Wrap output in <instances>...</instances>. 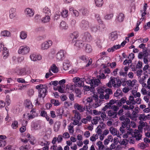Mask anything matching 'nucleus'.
Masks as SVG:
<instances>
[{"instance_id":"obj_12","label":"nucleus","mask_w":150,"mask_h":150,"mask_svg":"<svg viewBox=\"0 0 150 150\" xmlns=\"http://www.w3.org/2000/svg\"><path fill=\"white\" fill-rule=\"evenodd\" d=\"M139 125L138 127V128L140 131H141V132H142L143 128V127L147 126V123L142 121H139Z\"/></svg>"},{"instance_id":"obj_8","label":"nucleus","mask_w":150,"mask_h":150,"mask_svg":"<svg viewBox=\"0 0 150 150\" xmlns=\"http://www.w3.org/2000/svg\"><path fill=\"white\" fill-rule=\"evenodd\" d=\"M148 77V75L147 74H144L142 77H140L139 80V83L141 84L142 86L145 87L146 86V84L145 83V80Z\"/></svg>"},{"instance_id":"obj_48","label":"nucleus","mask_w":150,"mask_h":150,"mask_svg":"<svg viewBox=\"0 0 150 150\" xmlns=\"http://www.w3.org/2000/svg\"><path fill=\"white\" fill-rule=\"evenodd\" d=\"M27 36V34L24 32L22 31L21 32L20 34V37L22 39H25Z\"/></svg>"},{"instance_id":"obj_27","label":"nucleus","mask_w":150,"mask_h":150,"mask_svg":"<svg viewBox=\"0 0 150 150\" xmlns=\"http://www.w3.org/2000/svg\"><path fill=\"white\" fill-rule=\"evenodd\" d=\"M146 5H147L146 4L144 7L143 10H141L140 11L142 13V17L143 18H141V19H142V21H143V20L144 19V16L146 14Z\"/></svg>"},{"instance_id":"obj_41","label":"nucleus","mask_w":150,"mask_h":150,"mask_svg":"<svg viewBox=\"0 0 150 150\" xmlns=\"http://www.w3.org/2000/svg\"><path fill=\"white\" fill-rule=\"evenodd\" d=\"M95 17L98 22L99 23L100 25L99 26V27H100L101 26L102 27H103V22L100 19V16L98 14H96L95 16Z\"/></svg>"},{"instance_id":"obj_21","label":"nucleus","mask_w":150,"mask_h":150,"mask_svg":"<svg viewBox=\"0 0 150 150\" xmlns=\"http://www.w3.org/2000/svg\"><path fill=\"white\" fill-rule=\"evenodd\" d=\"M28 123L27 121L24 120L22 122V125L23 126L20 128L19 129L21 133H23L26 130L25 126H26Z\"/></svg>"},{"instance_id":"obj_24","label":"nucleus","mask_w":150,"mask_h":150,"mask_svg":"<svg viewBox=\"0 0 150 150\" xmlns=\"http://www.w3.org/2000/svg\"><path fill=\"white\" fill-rule=\"evenodd\" d=\"M43 12L45 13L46 16H50L51 15V11L47 7H46L43 8Z\"/></svg>"},{"instance_id":"obj_40","label":"nucleus","mask_w":150,"mask_h":150,"mask_svg":"<svg viewBox=\"0 0 150 150\" xmlns=\"http://www.w3.org/2000/svg\"><path fill=\"white\" fill-rule=\"evenodd\" d=\"M122 92L121 90L120 89H117L116 92L114 94V96L115 97H118L119 96H122Z\"/></svg>"},{"instance_id":"obj_56","label":"nucleus","mask_w":150,"mask_h":150,"mask_svg":"<svg viewBox=\"0 0 150 150\" xmlns=\"http://www.w3.org/2000/svg\"><path fill=\"white\" fill-rule=\"evenodd\" d=\"M108 108L112 109L115 111H117L119 109V107L116 105H112V106H110Z\"/></svg>"},{"instance_id":"obj_45","label":"nucleus","mask_w":150,"mask_h":150,"mask_svg":"<svg viewBox=\"0 0 150 150\" xmlns=\"http://www.w3.org/2000/svg\"><path fill=\"white\" fill-rule=\"evenodd\" d=\"M26 69L25 68H23L19 70L18 75H24L26 74Z\"/></svg>"},{"instance_id":"obj_16","label":"nucleus","mask_w":150,"mask_h":150,"mask_svg":"<svg viewBox=\"0 0 150 150\" xmlns=\"http://www.w3.org/2000/svg\"><path fill=\"white\" fill-rule=\"evenodd\" d=\"M120 48V45H115L110 48H109L107 50V51L109 52H113L115 50L119 49Z\"/></svg>"},{"instance_id":"obj_26","label":"nucleus","mask_w":150,"mask_h":150,"mask_svg":"<svg viewBox=\"0 0 150 150\" xmlns=\"http://www.w3.org/2000/svg\"><path fill=\"white\" fill-rule=\"evenodd\" d=\"M74 108L79 110L80 112H82L84 111L83 108L82 106L77 103H76L74 104Z\"/></svg>"},{"instance_id":"obj_30","label":"nucleus","mask_w":150,"mask_h":150,"mask_svg":"<svg viewBox=\"0 0 150 150\" xmlns=\"http://www.w3.org/2000/svg\"><path fill=\"white\" fill-rule=\"evenodd\" d=\"M60 126V124L59 122H56L54 124V129L55 132H57L59 130Z\"/></svg>"},{"instance_id":"obj_25","label":"nucleus","mask_w":150,"mask_h":150,"mask_svg":"<svg viewBox=\"0 0 150 150\" xmlns=\"http://www.w3.org/2000/svg\"><path fill=\"white\" fill-rule=\"evenodd\" d=\"M137 81L135 79L133 80L132 81L130 80H128L127 81L126 83L129 86L132 87L135 84Z\"/></svg>"},{"instance_id":"obj_59","label":"nucleus","mask_w":150,"mask_h":150,"mask_svg":"<svg viewBox=\"0 0 150 150\" xmlns=\"http://www.w3.org/2000/svg\"><path fill=\"white\" fill-rule=\"evenodd\" d=\"M113 16L112 14H107L105 16V18L107 20H109L111 19Z\"/></svg>"},{"instance_id":"obj_38","label":"nucleus","mask_w":150,"mask_h":150,"mask_svg":"<svg viewBox=\"0 0 150 150\" xmlns=\"http://www.w3.org/2000/svg\"><path fill=\"white\" fill-rule=\"evenodd\" d=\"M108 115L112 118H115L116 117L117 114L116 112L110 110L108 112Z\"/></svg>"},{"instance_id":"obj_63","label":"nucleus","mask_w":150,"mask_h":150,"mask_svg":"<svg viewBox=\"0 0 150 150\" xmlns=\"http://www.w3.org/2000/svg\"><path fill=\"white\" fill-rule=\"evenodd\" d=\"M6 144V142L5 140H0V146L1 147H3Z\"/></svg>"},{"instance_id":"obj_42","label":"nucleus","mask_w":150,"mask_h":150,"mask_svg":"<svg viewBox=\"0 0 150 150\" xmlns=\"http://www.w3.org/2000/svg\"><path fill=\"white\" fill-rule=\"evenodd\" d=\"M139 119L140 121H145L146 120V117L144 114H139L138 115Z\"/></svg>"},{"instance_id":"obj_4","label":"nucleus","mask_w":150,"mask_h":150,"mask_svg":"<svg viewBox=\"0 0 150 150\" xmlns=\"http://www.w3.org/2000/svg\"><path fill=\"white\" fill-rule=\"evenodd\" d=\"M118 35L116 32H112L109 35V39L112 41H114L117 39Z\"/></svg>"},{"instance_id":"obj_14","label":"nucleus","mask_w":150,"mask_h":150,"mask_svg":"<svg viewBox=\"0 0 150 150\" xmlns=\"http://www.w3.org/2000/svg\"><path fill=\"white\" fill-rule=\"evenodd\" d=\"M24 105L25 107L28 108L32 109L33 107V105L29 99H26L25 101Z\"/></svg>"},{"instance_id":"obj_31","label":"nucleus","mask_w":150,"mask_h":150,"mask_svg":"<svg viewBox=\"0 0 150 150\" xmlns=\"http://www.w3.org/2000/svg\"><path fill=\"white\" fill-rule=\"evenodd\" d=\"M51 104H54L55 106H57L60 104V103L59 102L58 100L52 99L50 100Z\"/></svg>"},{"instance_id":"obj_37","label":"nucleus","mask_w":150,"mask_h":150,"mask_svg":"<svg viewBox=\"0 0 150 150\" xmlns=\"http://www.w3.org/2000/svg\"><path fill=\"white\" fill-rule=\"evenodd\" d=\"M98 93L100 94L99 98L100 99H103V89L101 87L97 90Z\"/></svg>"},{"instance_id":"obj_60","label":"nucleus","mask_w":150,"mask_h":150,"mask_svg":"<svg viewBox=\"0 0 150 150\" xmlns=\"http://www.w3.org/2000/svg\"><path fill=\"white\" fill-rule=\"evenodd\" d=\"M134 54L133 53H131L129 55L128 58L129 59V61H130V62H132V60L134 58Z\"/></svg>"},{"instance_id":"obj_29","label":"nucleus","mask_w":150,"mask_h":150,"mask_svg":"<svg viewBox=\"0 0 150 150\" xmlns=\"http://www.w3.org/2000/svg\"><path fill=\"white\" fill-rule=\"evenodd\" d=\"M83 89L85 91H88L90 90L91 92H93L95 91L94 87L91 86L90 87L89 86H85L83 87Z\"/></svg>"},{"instance_id":"obj_22","label":"nucleus","mask_w":150,"mask_h":150,"mask_svg":"<svg viewBox=\"0 0 150 150\" xmlns=\"http://www.w3.org/2000/svg\"><path fill=\"white\" fill-rule=\"evenodd\" d=\"M84 50L85 52L88 53H91L92 51L91 46L89 44H87L84 47Z\"/></svg>"},{"instance_id":"obj_50","label":"nucleus","mask_w":150,"mask_h":150,"mask_svg":"<svg viewBox=\"0 0 150 150\" xmlns=\"http://www.w3.org/2000/svg\"><path fill=\"white\" fill-rule=\"evenodd\" d=\"M99 128L98 129L96 132L98 133V135L100 134H101V132H102V130L100 128H103V124L101 126L100 125H99L97 127V128Z\"/></svg>"},{"instance_id":"obj_23","label":"nucleus","mask_w":150,"mask_h":150,"mask_svg":"<svg viewBox=\"0 0 150 150\" xmlns=\"http://www.w3.org/2000/svg\"><path fill=\"white\" fill-rule=\"evenodd\" d=\"M130 120L128 118H126L125 121H123L122 123V126L124 127H126L129 125L130 124Z\"/></svg>"},{"instance_id":"obj_49","label":"nucleus","mask_w":150,"mask_h":150,"mask_svg":"<svg viewBox=\"0 0 150 150\" xmlns=\"http://www.w3.org/2000/svg\"><path fill=\"white\" fill-rule=\"evenodd\" d=\"M110 131L111 133L113 135H115L117 134V133L118 132L117 131V129L115 128L111 127L110 129Z\"/></svg>"},{"instance_id":"obj_28","label":"nucleus","mask_w":150,"mask_h":150,"mask_svg":"<svg viewBox=\"0 0 150 150\" xmlns=\"http://www.w3.org/2000/svg\"><path fill=\"white\" fill-rule=\"evenodd\" d=\"M81 13L83 15L86 16H87L89 13V11L86 8H83L80 10Z\"/></svg>"},{"instance_id":"obj_44","label":"nucleus","mask_w":150,"mask_h":150,"mask_svg":"<svg viewBox=\"0 0 150 150\" xmlns=\"http://www.w3.org/2000/svg\"><path fill=\"white\" fill-rule=\"evenodd\" d=\"M115 103V100H111L110 101L109 103L107 105H106L105 106L104 108H104L105 109L106 108H109L110 107V106H112V105L114 104Z\"/></svg>"},{"instance_id":"obj_54","label":"nucleus","mask_w":150,"mask_h":150,"mask_svg":"<svg viewBox=\"0 0 150 150\" xmlns=\"http://www.w3.org/2000/svg\"><path fill=\"white\" fill-rule=\"evenodd\" d=\"M79 58L81 60L84 61L86 62L88 60V58L86 55H83L79 57Z\"/></svg>"},{"instance_id":"obj_55","label":"nucleus","mask_w":150,"mask_h":150,"mask_svg":"<svg viewBox=\"0 0 150 150\" xmlns=\"http://www.w3.org/2000/svg\"><path fill=\"white\" fill-rule=\"evenodd\" d=\"M68 11L67 10H64L61 13L62 16L64 18H66L68 16Z\"/></svg>"},{"instance_id":"obj_20","label":"nucleus","mask_w":150,"mask_h":150,"mask_svg":"<svg viewBox=\"0 0 150 150\" xmlns=\"http://www.w3.org/2000/svg\"><path fill=\"white\" fill-rule=\"evenodd\" d=\"M64 112V110L63 108H60L57 109L56 111V114L57 116H59L60 118L62 117V114Z\"/></svg>"},{"instance_id":"obj_62","label":"nucleus","mask_w":150,"mask_h":150,"mask_svg":"<svg viewBox=\"0 0 150 150\" xmlns=\"http://www.w3.org/2000/svg\"><path fill=\"white\" fill-rule=\"evenodd\" d=\"M138 146L139 148L141 149H144L146 147L145 144L142 143H139L138 145Z\"/></svg>"},{"instance_id":"obj_51","label":"nucleus","mask_w":150,"mask_h":150,"mask_svg":"<svg viewBox=\"0 0 150 150\" xmlns=\"http://www.w3.org/2000/svg\"><path fill=\"white\" fill-rule=\"evenodd\" d=\"M98 100V101L97 102H96L95 103L93 104V107L95 108H96L97 107L101 105L102 103V101L100 99Z\"/></svg>"},{"instance_id":"obj_61","label":"nucleus","mask_w":150,"mask_h":150,"mask_svg":"<svg viewBox=\"0 0 150 150\" xmlns=\"http://www.w3.org/2000/svg\"><path fill=\"white\" fill-rule=\"evenodd\" d=\"M141 99L140 97H137L135 100L134 104H139L141 103Z\"/></svg>"},{"instance_id":"obj_5","label":"nucleus","mask_w":150,"mask_h":150,"mask_svg":"<svg viewBox=\"0 0 150 150\" xmlns=\"http://www.w3.org/2000/svg\"><path fill=\"white\" fill-rule=\"evenodd\" d=\"M80 26L82 30H87L89 27V23L88 21L85 20H82L80 25Z\"/></svg>"},{"instance_id":"obj_52","label":"nucleus","mask_w":150,"mask_h":150,"mask_svg":"<svg viewBox=\"0 0 150 150\" xmlns=\"http://www.w3.org/2000/svg\"><path fill=\"white\" fill-rule=\"evenodd\" d=\"M96 145L98 146L99 150H101L100 149H103V145L102 142L100 141L96 143Z\"/></svg>"},{"instance_id":"obj_15","label":"nucleus","mask_w":150,"mask_h":150,"mask_svg":"<svg viewBox=\"0 0 150 150\" xmlns=\"http://www.w3.org/2000/svg\"><path fill=\"white\" fill-rule=\"evenodd\" d=\"M25 13L29 16H33L34 14V11L32 9L27 8L25 11Z\"/></svg>"},{"instance_id":"obj_57","label":"nucleus","mask_w":150,"mask_h":150,"mask_svg":"<svg viewBox=\"0 0 150 150\" xmlns=\"http://www.w3.org/2000/svg\"><path fill=\"white\" fill-rule=\"evenodd\" d=\"M93 91V92L94 94L93 96V99L95 100L96 102H97L98 100V93H96V94L95 93V92Z\"/></svg>"},{"instance_id":"obj_47","label":"nucleus","mask_w":150,"mask_h":150,"mask_svg":"<svg viewBox=\"0 0 150 150\" xmlns=\"http://www.w3.org/2000/svg\"><path fill=\"white\" fill-rule=\"evenodd\" d=\"M45 17H44L42 19V21L44 23H45L48 22L50 20V16H47L45 15Z\"/></svg>"},{"instance_id":"obj_1","label":"nucleus","mask_w":150,"mask_h":150,"mask_svg":"<svg viewBox=\"0 0 150 150\" xmlns=\"http://www.w3.org/2000/svg\"><path fill=\"white\" fill-rule=\"evenodd\" d=\"M36 88L38 90V97L40 98L42 97L44 99L48 93V87L47 86L40 84L37 86H36Z\"/></svg>"},{"instance_id":"obj_9","label":"nucleus","mask_w":150,"mask_h":150,"mask_svg":"<svg viewBox=\"0 0 150 150\" xmlns=\"http://www.w3.org/2000/svg\"><path fill=\"white\" fill-rule=\"evenodd\" d=\"M56 58L59 60H62L64 59V53L63 50H60L56 54Z\"/></svg>"},{"instance_id":"obj_39","label":"nucleus","mask_w":150,"mask_h":150,"mask_svg":"<svg viewBox=\"0 0 150 150\" xmlns=\"http://www.w3.org/2000/svg\"><path fill=\"white\" fill-rule=\"evenodd\" d=\"M108 137V139H106L104 142V144L105 145L108 144L109 142H112V136L109 135Z\"/></svg>"},{"instance_id":"obj_17","label":"nucleus","mask_w":150,"mask_h":150,"mask_svg":"<svg viewBox=\"0 0 150 150\" xmlns=\"http://www.w3.org/2000/svg\"><path fill=\"white\" fill-rule=\"evenodd\" d=\"M9 17L11 18H13L16 16V9L11 8L9 11Z\"/></svg>"},{"instance_id":"obj_46","label":"nucleus","mask_w":150,"mask_h":150,"mask_svg":"<svg viewBox=\"0 0 150 150\" xmlns=\"http://www.w3.org/2000/svg\"><path fill=\"white\" fill-rule=\"evenodd\" d=\"M111 81L112 85L114 87H117L116 81L115 78L113 77L110 78Z\"/></svg>"},{"instance_id":"obj_58","label":"nucleus","mask_w":150,"mask_h":150,"mask_svg":"<svg viewBox=\"0 0 150 150\" xmlns=\"http://www.w3.org/2000/svg\"><path fill=\"white\" fill-rule=\"evenodd\" d=\"M74 118H76L78 120H80L81 118V114L79 112L76 113V114L74 115Z\"/></svg>"},{"instance_id":"obj_34","label":"nucleus","mask_w":150,"mask_h":150,"mask_svg":"<svg viewBox=\"0 0 150 150\" xmlns=\"http://www.w3.org/2000/svg\"><path fill=\"white\" fill-rule=\"evenodd\" d=\"M132 93L133 96L135 98L140 97L141 94L139 92H137V91L133 90L132 91Z\"/></svg>"},{"instance_id":"obj_2","label":"nucleus","mask_w":150,"mask_h":150,"mask_svg":"<svg viewBox=\"0 0 150 150\" xmlns=\"http://www.w3.org/2000/svg\"><path fill=\"white\" fill-rule=\"evenodd\" d=\"M142 132L140 131V130L138 129L134 130V132H133L132 136L135 138L136 139L137 141L140 140L142 138Z\"/></svg>"},{"instance_id":"obj_35","label":"nucleus","mask_w":150,"mask_h":150,"mask_svg":"<svg viewBox=\"0 0 150 150\" xmlns=\"http://www.w3.org/2000/svg\"><path fill=\"white\" fill-rule=\"evenodd\" d=\"M1 35L4 37H8L11 36V33L8 31L5 30L1 32Z\"/></svg>"},{"instance_id":"obj_10","label":"nucleus","mask_w":150,"mask_h":150,"mask_svg":"<svg viewBox=\"0 0 150 150\" xmlns=\"http://www.w3.org/2000/svg\"><path fill=\"white\" fill-rule=\"evenodd\" d=\"M76 42L74 45L79 48H82L83 47L85 44L82 40H76Z\"/></svg>"},{"instance_id":"obj_6","label":"nucleus","mask_w":150,"mask_h":150,"mask_svg":"<svg viewBox=\"0 0 150 150\" xmlns=\"http://www.w3.org/2000/svg\"><path fill=\"white\" fill-rule=\"evenodd\" d=\"M94 78L91 79H89V82L91 86H93V85L95 86H98V85L100 83V78H99V79H94ZM95 86L94 87H95Z\"/></svg>"},{"instance_id":"obj_7","label":"nucleus","mask_w":150,"mask_h":150,"mask_svg":"<svg viewBox=\"0 0 150 150\" xmlns=\"http://www.w3.org/2000/svg\"><path fill=\"white\" fill-rule=\"evenodd\" d=\"M91 36L90 33L87 32L84 33L82 38L83 40L89 42L91 40Z\"/></svg>"},{"instance_id":"obj_18","label":"nucleus","mask_w":150,"mask_h":150,"mask_svg":"<svg viewBox=\"0 0 150 150\" xmlns=\"http://www.w3.org/2000/svg\"><path fill=\"white\" fill-rule=\"evenodd\" d=\"M51 45L52 44L51 43L50 45L48 42H45L42 44L41 49L42 50H47Z\"/></svg>"},{"instance_id":"obj_13","label":"nucleus","mask_w":150,"mask_h":150,"mask_svg":"<svg viewBox=\"0 0 150 150\" xmlns=\"http://www.w3.org/2000/svg\"><path fill=\"white\" fill-rule=\"evenodd\" d=\"M78 32L75 31L70 34V37L72 40V42H74L76 41V39L79 37Z\"/></svg>"},{"instance_id":"obj_36","label":"nucleus","mask_w":150,"mask_h":150,"mask_svg":"<svg viewBox=\"0 0 150 150\" xmlns=\"http://www.w3.org/2000/svg\"><path fill=\"white\" fill-rule=\"evenodd\" d=\"M137 116L138 115L137 112L135 111H133L131 114L130 118L132 120H136V118L137 117Z\"/></svg>"},{"instance_id":"obj_11","label":"nucleus","mask_w":150,"mask_h":150,"mask_svg":"<svg viewBox=\"0 0 150 150\" xmlns=\"http://www.w3.org/2000/svg\"><path fill=\"white\" fill-rule=\"evenodd\" d=\"M30 58L32 60L35 61L37 60H40L41 59V56L35 54H33L30 56Z\"/></svg>"},{"instance_id":"obj_32","label":"nucleus","mask_w":150,"mask_h":150,"mask_svg":"<svg viewBox=\"0 0 150 150\" xmlns=\"http://www.w3.org/2000/svg\"><path fill=\"white\" fill-rule=\"evenodd\" d=\"M128 131H127V133L123 135V137L124 138H126L128 137V135H130L132 134V132H133V129L130 128H129L128 129Z\"/></svg>"},{"instance_id":"obj_64","label":"nucleus","mask_w":150,"mask_h":150,"mask_svg":"<svg viewBox=\"0 0 150 150\" xmlns=\"http://www.w3.org/2000/svg\"><path fill=\"white\" fill-rule=\"evenodd\" d=\"M69 66V64H67L66 62H64L63 63V68L64 70H66L68 69Z\"/></svg>"},{"instance_id":"obj_43","label":"nucleus","mask_w":150,"mask_h":150,"mask_svg":"<svg viewBox=\"0 0 150 150\" xmlns=\"http://www.w3.org/2000/svg\"><path fill=\"white\" fill-rule=\"evenodd\" d=\"M51 69L54 73H56L58 72L57 68L55 64H53L51 67Z\"/></svg>"},{"instance_id":"obj_3","label":"nucleus","mask_w":150,"mask_h":150,"mask_svg":"<svg viewBox=\"0 0 150 150\" xmlns=\"http://www.w3.org/2000/svg\"><path fill=\"white\" fill-rule=\"evenodd\" d=\"M29 47L25 46H21L18 50V53L22 54H25L28 53L30 51Z\"/></svg>"},{"instance_id":"obj_33","label":"nucleus","mask_w":150,"mask_h":150,"mask_svg":"<svg viewBox=\"0 0 150 150\" xmlns=\"http://www.w3.org/2000/svg\"><path fill=\"white\" fill-rule=\"evenodd\" d=\"M103 0H95L96 5L98 7H101L103 4Z\"/></svg>"},{"instance_id":"obj_19","label":"nucleus","mask_w":150,"mask_h":150,"mask_svg":"<svg viewBox=\"0 0 150 150\" xmlns=\"http://www.w3.org/2000/svg\"><path fill=\"white\" fill-rule=\"evenodd\" d=\"M124 18V14L122 13H120L117 15L116 20L119 22H121L123 21Z\"/></svg>"},{"instance_id":"obj_53","label":"nucleus","mask_w":150,"mask_h":150,"mask_svg":"<svg viewBox=\"0 0 150 150\" xmlns=\"http://www.w3.org/2000/svg\"><path fill=\"white\" fill-rule=\"evenodd\" d=\"M18 122L17 121H14L11 125V127L13 129H16L18 127Z\"/></svg>"}]
</instances>
